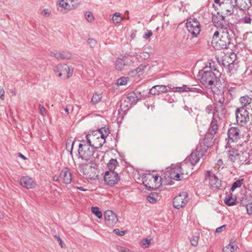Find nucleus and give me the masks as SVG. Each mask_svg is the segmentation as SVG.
I'll return each mask as SVG.
<instances>
[{"instance_id":"obj_1","label":"nucleus","mask_w":252,"mask_h":252,"mask_svg":"<svg viewBox=\"0 0 252 252\" xmlns=\"http://www.w3.org/2000/svg\"><path fill=\"white\" fill-rule=\"evenodd\" d=\"M200 83L207 89H211L214 94H224L225 84L218 74L212 70L202 69L198 72Z\"/></svg>"},{"instance_id":"obj_2","label":"nucleus","mask_w":252,"mask_h":252,"mask_svg":"<svg viewBox=\"0 0 252 252\" xmlns=\"http://www.w3.org/2000/svg\"><path fill=\"white\" fill-rule=\"evenodd\" d=\"M109 134V129L103 127L98 130L93 131L86 135L87 142L95 149L101 147L105 142L106 138Z\"/></svg>"},{"instance_id":"obj_3","label":"nucleus","mask_w":252,"mask_h":252,"mask_svg":"<svg viewBox=\"0 0 252 252\" xmlns=\"http://www.w3.org/2000/svg\"><path fill=\"white\" fill-rule=\"evenodd\" d=\"M78 156L79 158L85 160H90L94 153V148L90 146L87 142L82 141L78 146Z\"/></svg>"},{"instance_id":"obj_4","label":"nucleus","mask_w":252,"mask_h":252,"mask_svg":"<svg viewBox=\"0 0 252 252\" xmlns=\"http://www.w3.org/2000/svg\"><path fill=\"white\" fill-rule=\"evenodd\" d=\"M218 98L215 96L214 100L216 101V106L213 111V117L220 119V116H223L226 113V110L224 105V97L223 94H216Z\"/></svg>"},{"instance_id":"obj_5","label":"nucleus","mask_w":252,"mask_h":252,"mask_svg":"<svg viewBox=\"0 0 252 252\" xmlns=\"http://www.w3.org/2000/svg\"><path fill=\"white\" fill-rule=\"evenodd\" d=\"M186 28L193 37H196L201 31L200 24L195 18H189L186 23Z\"/></svg>"},{"instance_id":"obj_6","label":"nucleus","mask_w":252,"mask_h":252,"mask_svg":"<svg viewBox=\"0 0 252 252\" xmlns=\"http://www.w3.org/2000/svg\"><path fill=\"white\" fill-rule=\"evenodd\" d=\"M229 32H231L230 30H225L222 31L221 36L219 38L213 45L218 50L221 49H225L230 43V37Z\"/></svg>"},{"instance_id":"obj_7","label":"nucleus","mask_w":252,"mask_h":252,"mask_svg":"<svg viewBox=\"0 0 252 252\" xmlns=\"http://www.w3.org/2000/svg\"><path fill=\"white\" fill-rule=\"evenodd\" d=\"M96 170L93 163H83L80 165V172L89 179H94L97 176Z\"/></svg>"},{"instance_id":"obj_8","label":"nucleus","mask_w":252,"mask_h":252,"mask_svg":"<svg viewBox=\"0 0 252 252\" xmlns=\"http://www.w3.org/2000/svg\"><path fill=\"white\" fill-rule=\"evenodd\" d=\"M225 61L228 64H226L225 62H223V65L227 66L229 71L233 73V71H236L238 67L236 54L234 52H231L229 56H226L224 58L223 62Z\"/></svg>"},{"instance_id":"obj_9","label":"nucleus","mask_w":252,"mask_h":252,"mask_svg":"<svg viewBox=\"0 0 252 252\" xmlns=\"http://www.w3.org/2000/svg\"><path fill=\"white\" fill-rule=\"evenodd\" d=\"M189 197L187 192H182L176 195L173 200V205L176 209L184 207L188 203Z\"/></svg>"},{"instance_id":"obj_10","label":"nucleus","mask_w":252,"mask_h":252,"mask_svg":"<svg viewBox=\"0 0 252 252\" xmlns=\"http://www.w3.org/2000/svg\"><path fill=\"white\" fill-rule=\"evenodd\" d=\"M235 116L237 123L239 125L244 126L249 121V113L246 108H237L235 112Z\"/></svg>"},{"instance_id":"obj_11","label":"nucleus","mask_w":252,"mask_h":252,"mask_svg":"<svg viewBox=\"0 0 252 252\" xmlns=\"http://www.w3.org/2000/svg\"><path fill=\"white\" fill-rule=\"evenodd\" d=\"M54 70L57 75L63 79L69 78L71 75L70 68L66 64H60L54 67Z\"/></svg>"},{"instance_id":"obj_12","label":"nucleus","mask_w":252,"mask_h":252,"mask_svg":"<svg viewBox=\"0 0 252 252\" xmlns=\"http://www.w3.org/2000/svg\"><path fill=\"white\" fill-rule=\"evenodd\" d=\"M104 180L106 184L113 187L118 183L120 177L116 172H105Z\"/></svg>"},{"instance_id":"obj_13","label":"nucleus","mask_w":252,"mask_h":252,"mask_svg":"<svg viewBox=\"0 0 252 252\" xmlns=\"http://www.w3.org/2000/svg\"><path fill=\"white\" fill-rule=\"evenodd\" d=\"M104 220L109 227H113L118 221L117 215L111 210H106L104 213Z\"/></svg>"},{"instance_id":"obj_14","label":"nucleus","mask_w":252,"mask_h":252,"mask_svg":"<svg viewBox=\"0 0 252 252\" xmlns=\"http://www.w3.org/2000/svg\"><path fill=\"white\" fill-rule=\"evenodd\" d=\"M178 167H180V170L181 172V175L184 178H187L189 175L192 173V166L194 165L191 164L190 162L186 159L183 162L177 164Z\"/></svg>"},{"instance_id":"obj_15","label":"nucleus","mask_w":252,"mask_h":252,"mask_svg":"<svg viewBox=\"0 0 252 252\" xmlns=\"http://www.w3.org/2000/svg\"><path fill=\"white\" fill-rule=\"evenodd\" d=\"M205 180H209L210 187L212 189H219L221 185V180L216 175H211L210 171L206 172Z\"/></svg>"},{"instance_id":"obj_16","label":"nucleus","mask_w":252,"mask_h":252,"mask_svg":"<svg viewBox=\"0 0 252 252\" xmlns=\"http://www.w3.org/2000/svg\"><path fill=\"white\" fill-rule=\"evenodd\" d=\"M238 6L237 0H225L221 9L222 12L230 16L234 13V9Z\"/></svg>"},{"instance_id":"obj_17","label":"nucleus","mask_w":252,"mask_h":252,"mask_svg":"<svg viewBox=\"0 0 252 252\" xmlns=\"http://www.w3.org/2000/svg\"><path fill=\"white\" fill-rule=\"evenodd\" d=\"M212 22L215 27L221 29L222 31L228 30L227 25L224 20V17L219 13L213 16ZM229 30L230 29H229Z\"/></svg>"},{"instance_id":"obj_18","label":"nucleus","mask_w":252,"mask_h":252,"mask_svg":"<svg viewBox=\"0 0 252 252\" xmlns=\"http://www.w3.org/2000/svg\"><path fill=\"white\" fill-rule=\"evenodd\" d=\"M203 156V154L202 151H201V148L197 147L196 149L191 153L189 157L187 159H188L191 164L195 165L198 162L200 158Z\"/></svg>"},{"instance_id":"obj_19","label":"nucleus","mask_w":252,"mask_h":252,"mask_svg":"<svg viewBox=\"0 0 252 252\" xmlns=\"http://www.w3.org/2000/svg\"><path fill=\"white\" fill-rule=\"evenodd\" d=\"M227 157L228 158L233 162L238 160V158H249V154L247 152L238 153V151L232 149L227 152Z\"/></svg>"},{"instance_id":"obj_20","label":"nucleus","mask_w":252,"mask_h":252,"mask_svg":"<svg viewBox=\"0 0 252 252\" xmlns=\"http://www.w3.org/2000/svg\"><path fill=\"white\" fill-rule=\"evenodd\" d=\"M169 177L176 181H180L184 178V177L181 175L180 167H178L177 164L169 170Z\"/></svg>"},{"instance_id":"obj_21","label":"nucleus","mask_w":252,"mask_h":252,"mask_svg":"<svg viewBox=\"0 0 252 252\" xmlns=\"http://www.w3.org/2000/svg\"><path fill=\"white\" fill-rule=\"evenodd\" d=\"M20 184L22 186L27 189H33L36 185L32 179L29 176L22 177L20 179Z\"/></svg>"},{"instance_id":"obj_22","label":"nucleus","mask_w":252,"mask_h":252,"mask_svg":"<svg viewBox=\"0 0 252 252\" xmlns=\"http://www.w3.org/2000/svg\"><path fill=\"white\" fill-rule=\"evenodd\" d=\"M60 178L64 184L70 183L72 181V175L68 168H65L61 171Z\"/></svg>"},{"instance_id":"obj_23","label":"nucleus","mask_w":252,"mask_h":252,"mask_svg":"<svg viewBox=\"0 0 252 252\" xmlns=\"http://www.w3.org/2000/svg\"><path fill=\"white\" fill-rule=\"evenodd\" d=\"M227 135L229 141H236L239 137V130L237 127H231L228 129Z\"/></svg>"},{"instance_id":"obj_24","label":"nucleus","mask_w":252,"mask_h":252,"mask_svg":"<svg viewBox=\"0 0 252 252\" xmlns=\"http://www.w3.org/2000/svg\"><path fill=\"white\" fill-rule=\"evenodd\" d=\"M167 86L163 85H156L153 87L150 90V93L152 94H159L161 93H166L168 91L167 89Z\"/></svg>"},{"instance_id":"obj_25","label":"nucleus","mask_w":252,"mask_h":252,"mask_svg":"<svg viewBox=\"0 0 252 252\" xmlns=\"http://www.w3.org/2000/svg\"><path fill=\"white\" fill-rule=\"evenodd\" d=\"M152 179H153V175L152 174L143 175L142 177V183L145 187L150 189H154Z\"/></svg>"},{"instance_id":"obj_26","label":"nucleus","mask_w":252,"mask_h":252,"mask_svg":"<svg viewBox=\"0 0 252 252\" xmlns=\"http://www.w3.org/2000/svg\"><path fill=\"white\" fill-rule=\"evenodd\" d=\"M127 57L125 56L123 59H118L116 62V68L117 69L121 70L126 64H128Z\"/></svg>"},{"instance_id":"obj_27","label":"nucleus","mask_w":252,"mask_h":252,"mask_svg":"<svg viewBox=\"0 0 252 252\" xmlns=\"http://www.w3.org/2000/svg\"><path fill=\"white\" fill-rule=\"evenodd\" d=\"M58 5L59 7L62 8L61 9V11L62 12H64L65 11L66 12L67 11H70L73 9L70 4L66 2V0H59Z\"/></svg>"},{"instance_id":"obj_28","label":"nucleus","mask_w":252,"mask_h":252,"mask_svg":"<svg viewBox=\"0 0 252 252\" xmlns=\"http://www.w3.org/2000/svg\"><path fill=\"white\" fill-rule=\"evenodd\" d=\"M239 100L242 106L241 108H246V107H247L248 106L251 104L252 101V99L248 95H246L241 96Z\"/></svg>"},{"instance_id":"obj_29","label":"nucleus","mask_w":252,"mask_h":252,"mask_svg":"<svg viewBox=\"0 0 252 252\" xmlns=\"http://www.w3.org/2000/svg\"><path fill=\"white\" fill-rule=\"evenodd\" d=\"M168 88L173 92H188L189 87L186 85H183L182 87H173L172 85L168 84L167 85Z\"/></svg>"},{"instance_id":"obj_30","label":"nucleus","mask_w":252,"mask_h":252,"mask_svg":"<svg viewBox=\"0 0 252 252\" xmlns=\"http://www.w3.org/2000/svg\"><path fill=\"white\" fill-rule=\"evenodd\" d=\"M158 192H153L150 193L147 196V200L151 203H155L158 199V194L159 193L160 190H158Z\"/></svg>"},{"instance_id":"obj_31","label":"nucleus","mask_w":252,"mask_h":252,"mask_svg":"<svg viewBox=\"0 0 252 252\" xmlns=\"http://www.w3.org/2000/svg\"><path fill=\"white\" fill-rule=\"evenodd\" d=\"M152 180L153 185L154 184H155L153 189H158L162 185V179L160 176L158 175H153V179H152Z\"/></svg>"},{"instance_id":"obj_32","label":"nucleus","mask_w":252,"mask_h":252,"mask_svg":"<svg viewBox=\"0 0 252 252\" xmlns=\"http://www.w3.org/2000/svg\"><path fill=\"white\" fill-rule=\"evenodd\" d=\"M202 69L212 70V71L216 72L217 74L219 73L216 67V63L212 61H208Z\"/></svg>"},{"instance_id":"obj_33","label":"nucleus","mask_w":252,"mask_h":252,"mask_svg":"<svg viewBox=\"0 0 252 252\" xmlns=\"http://www.w3.org/2000/svg\"><path fill=\"white\" fill-rule=\"evenodd\" d=\"M119 166V163L116 159L111 158L107 164L108 170L106 172H115V169Z\"/></svg>"},{"instance_id":"obj_34","label":"nucleus","mask_w":252,"mask_h":252,"mask_svg":"<svg viewBox=\"0 0 252 252\" xmlns=\"http://www.w3.org/2000/svg\"><path fill=\"white\" fill-rule=\"evenodd\" d=\"M219 119L216 117L212 118V120L211 122L210 130L212 134H214L216 133L218 130V120Z\"/></svg>"},{"instance_id":"obj_35","label":"nucleus","mask_w":252,"mask_h":252,"mask_svg":"<svg viewBox=\"0 0 252 252\" xmlns=\"http://www.w3.org/2000/svg\"><path fill=\"white\" fill-rule=\"evenodd\" d=\"M236 200V197H233L231 194H228L224 199V203L227 206H232L235 204Z\"/></svg>"},{"instance_id":"obj_36","label":"nucleus","mask_w":252,"mask_h":252,"mask_svg":"<svg viewBox=\"0 0 252 252\" xmlns=\"http://www.w3.org/2000/svg\"><path fill=\"white\" fill-rule=\"evenodd\" d=\"M238 248L237 246L230 243L228 245L223 248L222 252H235Z\"/></svg>"},{"instance_id":"obj_37","label":"nucleus","mask_w":252,"mask_h":252,"mask_svg":"<svg viewBox=\"0 0 252 252\" xmlns=\"http://www.w3.org/2000/svg\"><path fill=\"white\" fill-rule=\"evenodd\" d=\"M241 204L243 206H245L247 209V214L249 216H252V202H249L248 203H246L245 202V200L243 199L241 201Z\"/></svg>"},{"instance_id":"obj_38","label":"nucleus","mask_w":252,"mask_h":252,"mask_svg":"<svg viewBox=\"0 0 252 252\" xmlns=\"http://www.w3.org/2000/svg\"><path fill=\"white\" fill-rule=\"evenodd\" d=\"M102 98L101 94H99L97 93H94L92 98L91 103L93 105H95L98 103Z\"/></svg>"},{"instance_id":"obj_39","label":"nucleus","mask_w":252,"mask_h":252,"mask_svg":"<svg viewBox=\"0 0 252 252\" xmlns=\"http://www.w3.org/2000/svg\"><path fill=\"white\" fill-rule=\"evenodd\" d=\"M112 20L114 23L118 24L123 20V18L120 13L116 12L113 14Z\"/></svg>"},{"instance_id":"obj_40","label":"nucleus","mask_w":252,"mask_h":252,"mask_svg":"<svg viewBox=\"0 0 252 252\" xmlns=\"http://www.w3.org/2000/svg\"><path fill=\"white\" fill-rule=\"evenodd\" d=\"M127 98L128 99L129 102L131 104H135L137 103L139 98L134 93L129 94Z\"/></svg>"},{"instance_id":"obj_41","label":"nucleus","mask_w":252,"mask_h":252,"mask_svg":"<svg viewBox=\"0 0 252 252\" xmlns=\"http://www.w3.org/2000/svg\"><path fill=\"white\" fill-rule=\"evenodd\" d=\"M74 141L71 139L68 140L66 143V149L70 153V155L72 157L73 147Z\"/></svg>"},{"instance_id":"obj_42","label":"nucleus","mask_w":252,"mask_h":252,"mask_svg":"<svg viewBox=\"0 0 252 252\" xmlns=\"http://www.w3.org/2000/svg\"><path fill=\"white\" fill-rule=\"evenodd\" d=\"M242 3L241 4L240 8L242 10L249 9L252 5L251 0H242Z\"/></svg>"},{"instance_id":"obj_43","label":"nucleus","mask_w":252,"mask_h":252,"mask_svg":"<svg viewBox=\"0 0 252 252\" xmlns=\"http://www.w3.org/2000/svg\"><path fill=\"white\" fill-rule=\"evenodd\" d=\"M244 179L242 178L234 182L230 189H236L240 188L244 184Z\"/></svg>"},{"instance_id":"obj_44","label":"nucleus","mask_w":252,"mask_h":252,"mask_svg":"<svg viewBox=\"0 0 252 252\" xmlns=\"http://www.w3.org/2000/svg\"><path fill=\"white\" fill-rule=\"evenodd\" d=\"M60 53L61 54L60 59H69L71 57V53L67 51H60Z\"/></svg>"},{"instance_id":"obj_45","label":"nucleus","mask_w":252,"mask_h":252,"mask_svg":"<svg viewBox=\"0 0 252 252\" xmlns=\"http://www.w3.org/2000/svg\"><path fill=\"white\" fill-rule=\"evenodd\" d=\"M188 92H191L202 94H206L204 89L194 87H189Z\"/></svg>"},{"instance_id":"obj_46","label":"nucleus","mask_w":252,"mask_h":252,"mask_svg":"<svg viewBox=\"0 0 252 252\" xmlns=\"http://www.w3.org/2000/svg\"><path fill=\"white\" fill-rule=\"evenodd\" d=\"M92 213L95 215L98 219H101L102 216L101 212L99 210L98 207H92L91 208Z\"/></svg>"},{"instance_id":"obj_47","label":"nucleus","mask_w":252,"mask_h":252,"mask_svg":"<svg viewBox=\"0 0 252 252\" xmlns=\"http://www.w3.org/2000/svg\"><path fill=\"white\" fill-rule=\"evenodd\" d=\"M225 1V0H215L214 2L215 3V4H213V6L216 9H219L218 6L220 7V8H221V7H222V5L223 4Z\"/></svg>"},{"instance_id":"obj_48","label":"nucleus","mask_w":252,"mask_h":252,"mask_svg":"<svg viewBox=\"0 0 252 252\" xmlns=\"http://www.w3.org/2000/svg\"><path fill=\"white\" fill-rule=\"evenodd\" d=\"M116 83L118 86L125 85L127 83V80L126 78L122 77L120 78L117 79Z\"/></svg>"},{"instance_id":"obj_49","label":"nucleus","mask_w":252,"mask_h":252,"mask_svg":"<svg viewBox=\"0 0 252 252\" xmlns=\"http://www.w3.org/2000/svg\"><path fill=\"white\" fill-rule=\"evenodd\" d=\"M214 110V107L212 105L210 104V105H207L206 107L204 112H205V114L209 115L212 113L213 114Z\"/></svg>"},{"instance_id":"obj_50","label":"nucleus","mask_w":252,"mask_h":252,"mask_svg":"<svg viewBox=\"0 0 252 252\" xmlns=\"http://www.w3.org/2000/svg\"><path fill=\"white\" fill-rule=\"evenodd\" d=\"M199 237L198 236H193L192 237L190 240V242L192 246H196L198 243Z\"/></svg>"},{"instance_id":"obj_51","label":"nucleus","mask_w":252,"mask_h":252,"mask_svg":"<svg viewBox=\"0 0 252 252\" xmlns=\"http://www.w3.org/2000/svg\"><path fill=\"white\" fill-rule=\"evenodd\" d=\"M219 34L220 32L219 31H216L213 36L212 43L214 45L215 43H216L217 40L219 38Z\"/></svg>"},{"instance_id":"obj_52","label":"nucleus","mask_w":252,"mask_h":252,"mask_svg":"<svg viewBox=\"0 0 252 252\" xmlns=\"http://www.w3.org/2000/svg\"><path fill=\"white\" fill-rule=\"evenodd\" d=\"M85 17L88 22H92L94 19V17L91 12H87L85 13Z\"/></svg>"},{"instance_id":"obj_53","label":"nucleus","mask_w":252,"mask_h":252,"mask_svg":"<svg viewBox=\"0 0 252 252\" xmlns=\"http://www.w3.org/2000/svg\"><path fill=\"white\" fill-rule=\"evenodd\" d=\"M151 243L150 240L145 239L141 241L140 244L141 246L144 248H147Z\"/></svg>"},{"instance_id":"obj_54","label":"nucleus","mask_w":252,"mask_h":252,"mask_svg":"<svg viewBox=\"0 0 252 252\" xmlns=\"http://www.w3.org/2000/svg\"><path fill=\"white\" fill-rule=\"evenodd\" d=\"M51 13V11L48 9H44L42 12V15L44 17H48Z\"/></svg>"},{"instance_id":"obj_55","label":"nucleus","mask_w":252,"mask_h":252,"mask_svg":"<svg viewBox=\"0 0 252 252\" xmlns=\"http://www.w3.org/2000/svg\"><path fill=\"white\" fill-rule=\"evenodd\" d=\"M88 44L91 47H94L95 46L96 41L93 38H89L87 40Z\"/></svg>"},{"instance_id":"obj_56","label":"nucleus","mask_w":252,"mask_h":252,"mask_svg":"<svg viewBox=\"0 0 252 252\" xmlns=\"http://www.w3.org/2000/svg\"><path fill=\"white\" fill-rule=\"evenodd\" d=\"M241 21L245 24H251L252 19L250 17L245 16L242 18Z\"/></svg>"},{"instance_id":"obj_57","label":"nucleus","mask_w":252,"mask_h":252,"mask_svg":"<svg viewBox=\"0 0 252 252\" xmlns=\"http://www.w3.org/2000/svg\"><path fill=\"white\" fill-rule=\"evenodd\" d=\"M247 158H238L237 161L240 164H248L249 161H247Z\"/></svg>"},{"instance_id":"obj_58","label":"nucleus","mask_w":252,"mask_h":252,"mask_svg":"<svg viewBox=\"0 0 252 252\" xmlns=\"http://www.w3.org/2000/svg\"><path fill=\"white\" fill-rule=\"evenodd\" d=\"M39 108L40 114L42 116H45L47 113V111L45 110V108L43 107V106L41 105V104H39Z\"/></svg>"},{"instance_id":"obj_59","label":"nucleus","mask_w":252,"mask_h":252,"mask_svg":"<svg viewBox=\"0 0 252 252\" xmlns=\"http://www.w3.org/2000/svg\"><path fill=\"white\" fill-rule=\"evenodd\" d=\"M114 233H115L117 235L122 236H124L126 234V231H120L119 229H115L113 230Z\"/></svg>"},{"instance_id":"obj_60","label":"nucleus","mask_w":252,"mask_h":252,"mask_svg":"<svg viewBox=\"0 0 252 252\" xmlns=\"http://www.w3.org/2000/svg\"><path fill=\"white\" fill-rule=\"evenodd\" d=\"M153 35V32L151 30H147L146 32L143 35V38L145 39H148Z\"/></svg>"},{"instance_id":"obj_61","label":"nucleus","mask_w":252,"mask_h":252,"mask_svg":"<svg viewBox=\"0 0 252 252\" xmlns=\"http://www.w3.org/2000/svg\"><path fill=\"white\" fill-rule=\"evenodd\" d=\"M50 55L52 57H54L58 59H60V55H61V54L60 53V52H59V51H55L51 52L50 53Z\"/></svg>"},{"instance_id":"obj_62","label":"nucleus","mask_w":252,"mask_h":252,"mask_svg":"<svg viewBox=\"0 0 252 252\" xmlns=\"http://www.w3.org/2000/svg\"><path fill=\"white\" fill-rule=\"evenodd\" d=\"M4 96V91L2 87H0V98L3 99Z\"/></svg>"},{"instance_id":"obj_63","label":"nucleus","mask_w":252,"mask_h":252,"mask_svg":"<svg viewBox=\"0 0 252 252\" xmlns=\"http://www.w3.org/2000/svg\"><path fill=\"white\" fill-rule=\"evenodd\" d=\"M70 107H71L72 109H73L72 107L70 105H68V106H66V107L63 108V110H64L66 115H69V110Z\"/></svg>"},{"instance_id":"obj_64","label":"nucleus","mask_w":252,"mask_h":252,"mask_svg":"<svg viewBox=\"0 0 252 252\" xmlns=\"http://www.w3.org/2000/svg\"><path fill=\"white\" fill-rule=\"evenodd\" d=\"M226 226L225 225H223L220 227H219L218 228H216V232L217 233H220L222 231V229L225 228Z\"/></svg>"}]
</instances>
